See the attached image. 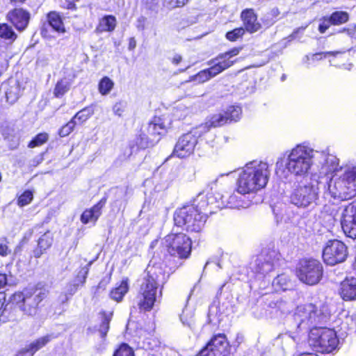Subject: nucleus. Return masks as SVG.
Wrapping results in <instances>:
<instances>
[{
    "instance_id": "obj_1",
    "label": "nucleus",
    "mask_w": 356,
    "mask_h": 356,
    "mask_svg": "<svg viewBox=\"0 0 356 356\" xmlns=\"http://www.w3.org/2000/svg\"><path fill=\"white\" fill-rule=\"evenodd\" d=\"M322 189L323 198L344 201L356 196V165H342L331 176L314 175L309 182L296 186L291 191L289 200L294 206L306 209L317 204Z\"/></svg>"
},
{
    "instance_id": "obj_2",
    "label": "nucleus",
    "mask_w": 356,
    "mask_h": 356,
    "mask_svg": "<svg viewBox=\"0 0 356 356\" xmlns=\"http://www.w3.org/2000/svg\"><path fill=\"white\" fill-rule=\"evenodd\" d=\"M286 156L278 158L275 172L282 179H288L291 175L304 177L316 162L321 165L319 176H331L339 170V159L336 156L319 152L302 144L297 145L285 153Z\"/></svg>"
},
{
    "instance_id": "obj_3",
    "label": "nucleus",
    "mask_w": 356,
    "mask_h": 356,
    "mask_svg": "<svg viewBox=\"0 0 356 356\" xmlns=\"http://www.w3.org/2000/svg\"><path fill=\"white\" fill-rule=\"evenodd\" d=\"M168 277L169 274L165 273L162 264L150 261L136 297V305L140 312L149 311L153 308L157 298L161 296L163 286Z\"/></svg>"
},
{
    "instance_id": "obj_4",
    "label": "nucleus",
    "mask_w": 356,
    "mask_h": 356,
    "mask_svg": "<svg viewBox=\"0 0 356 356\" xmlns=\"http://www.w3.org/2000/svg\"><path fill=\"white\" fill-rule=\"evenodd\" d=\"M270 174L266 162L253 161L247 163L238 176L237 192L241 194L257 192L266 186Z\"/></svg>"
},
{
    "instance_id": "obj_5",
    "label": "nucleus",
    "mask_w": 356,
    "mask_h": 356,
    "mask_svg": "<svg viewBox=\"0 0 356 356\" xmlns=\"http://www.w3.org/2000/svg\"><path fill=\"white\" fill-rule=\"evenodd\" d=\"M204 202L198 209L193 205H186L177 209L174 213L175 225L190 233L200 232L207 221V215L202 211Z\"/></svg>"
},
{
    "instance_id": "obj_6",
    "label": "nucleus",
    "mask_w": 356,
    "mask_h": 356,
    "mask_svg": "<svg viewBox=\"0 0 356 356\" xmlns=\"http://www.w3.org/2000/svg\"><path fill=\"white\" fill-rule=\"evenodd\" d=\"M293 319V322L290 325L300 332L307 331L312 326L316 327L317 324L326 322L328 315L322 309H318L316 305L309 303L298 306Z\"/></svg>"
},
{
    "instance_id": "obj_7",
    "label": "nucleus",
    "mask_w": 356,
    "mask_h": 356,
    "mask_svg": "<svg viewBox=\"0 0 356 356\" xmlns=\"http://www.w3.org/2000/svg\"><path fill=\"white\" fill-rule=\"evenodd\" d=\"M308 343L316 351L330 353L337 349L339 339L334 330L314 327L310 330Z\"/></svg>"
},
{
    "instance_id": "obj_8",
    "label": "nucleus",
    "mask_w": 356,
    "mask_h": 356,
    "mask_svg": "<svg viewBox=\"0 0 356 356\" xmlns=\"http://www.w3.org/2000/svg\"><path fill=\"white\" fill-rule=\"evenodd\" d=\"M45 297L44 291L26 289L22 292L14 293L10 298V302L24 314L34 316L37 312L38 305Z\"/></svg>"
},
{
    "instance_id": "obj_9",
    "label": "nucleus",
    "mask_w": 356,
    "mask_h": 356,
    "mask_svg": "<svg viewBox=\"0 0 356 356\" xmlns=\"http://www.w3.org/2000/svg\"><path fill=\"white\" fill-rule=\"evenodd\" d=\"M207 130V126L200 125L180 136L175 145L173 156L178 158H186L192 154L197 143L198 138L206 134Z\"/></svg>"
},
{
    "instance_id": "obj_10",
    "label": "nucleus",
    "mask_w": 356,
    "mask_h": 356,
    "mask_svg": "<svg viewBox=\"0 0 356 356\" xmlns=\"http://www.w3.org/2000/svg\"><path fill=\"white\" fill-rule=\"evenodd\" d=\"M163 244L172 256L185 259L191 254V240L184 233L169 234L163 238Z\"/></svg>"
},
{
    "instance_id": "obj_11",
    "label": "nucleus",
    "mask_w": 356,
    "mask_h": 356,
    "mask_svg": "<svg viewBox=\"0 0 356 356\" xmlns=\"http://www.w3.org/2000/svg\"><path fill=\"white\" fill-rule=\"evenodd\" d=\"M279 264V254L275 250H264L255 260L254 270L258 279L264 278L268 284L269 274Z\"/></svg>"
},
{
    "instance_id": "obj_12",
    "label": "nucleus",
    "mask_w": 356,
    "mask_h": 356,
    "mask_svg": "<svg viewBox=\"0 0 356 356\" xmlns=\"http://www.w3.org/2000/svg\"><path fill=\"white\" fill-rule=\"evenodd\" d=\"M296 274L302 282L308 285H314L322 277L323 266L316 259H303L299 263Z\"/></svg>"
},
{
    "instance_id": "obj_13",
    "label": "nucleus",
    "mask_w": 356,
    "mask_h": 356,
    "mask_svg": "<svg viewBox=\"0 0 356 356\" xmlns=\"http://www.w3.org/2000/svg\"><path fill=\"white\" fill-rule=\"evenodd\" d=\"M347 255L346 245L338 240L329 241L323 252L324 261L330 266L344 261Z\"/></svg>"
},
{
    "instance_id": "obj_14",
    "label": "nucleus",
    "mask_w": 356,
    "mask_h": 356,
    "mask_svg": "<svg viewBox=\"0 0 356 356\" xmlns=\"http://www.w3.org/2000/svg\"><path fill=\"white\" fill-rule=\"evenodd\" d=\"M229 343L223 334L213 336L197 356H227Z\"/></svg>"
},
{
    "instance_id": "obj_15",
    "label": "nucleus",
    "mask_w": 356,
    "mask_h": 356,
    "mask_svg": "<svg viewBox=\"0 0 356 356\" xmlns=\"http://www.w3.org/2000/svg\"><path fill=\"white\" fill-rule=\"evenodd\" d=\"M327 56H333L334 58L330 60L331 65H334L340 68H344L348 70H350L352 68V64H341L337 61L338 58L341 60L346 59L345 52L342 51H327V52H319L310 55H306L302 58V62L306 65V67L309 68L310 66L314 65V63L318 60L326 58Z\"/></svg>"
},
{
    "instance_id": "obj_16",
    "label": "nucleus",
    "mask_w": 356,
    "mask_h": 356,
    "mask_svg": "<svg viewBox=\"0 0 356 356\" xmlns=\"http://www.w3.org/2000/svg\"><path fill=\"white\" fill-rule=\"evenodd\" d=\"M341 225L347 236L356 238V201L345 207L341 214Z\"/></svg>"
},
{
    "instance_id": "obj_17",
    "label": "nucleus",
    "mask_w": 356,
    "mask_h": 356,
    "mask_svg": "<svg viewBox=\"0 0 356 356\" xmlns=\"http://www.w3.org/2000/svg\"><path fill=\"white\" fill-rule=\"evenodd\" d=\"M7 18L17 30L23 31L29 24L30 14L22 8H15L8 13Z\"/></svg>"
},
{
    "instance_id": "obj_18",
    "label": "nucleus",
    "mask_w": 356,
    "mask_h": 356,
    "mask_svg": "<svg viewBox=\"0 0 356 356\" xmlns=\"http://www.w3.org/2000/svg\"><path fill=\"white\" fill-rule=\"evenodd\" d=\"M244 29L250 33L257 32L261 29V24L257 19V15L252 8L243 10L241 13Z\"/></svg>"
},
{
    "instance_id": "obj_19",
    "label": "nucleus",
    "mask_w": 356,
    "mask_h": 356,
    "mask_svg": "<svg viewBox=\"0 0 356 356\" xmlns=\"http://www.w3.org/2000/svg\"><path fill=\"white\" fill-rule=\"evenodd\" d=\"M105 203L106 200L102 199L91 208L86 209L81 216V222L85 225L92 223V225H95L102 215V210L104 207Z\"/></svg>"
},
{
    "instance_id": "obj_20",
    "label": "nucleus",
    "mask_w": 356,
    "mask_h": 356,
    "mask_svg": "<svg viewBox=\"0 0 356 356\" xmlns=\"http://www.w3.org/2000/svg\"><path fill=\"white\" fill-rule=\"evenodd\" d=\"M211 64L212 66L210 68L202 70L197 74L194 76L193 80L197 83H204L227 69L228 65L227 64L221 63L220 66V65H219V63H216L214 59L211 61Z\"/></svg>"
},
{
    "instance_id": "obj_21",
    "label": "nucleus",
    "mask_w": 356,
    "mask_h": 356,
    "mask_svg": "<svg viewBox=\"0 0 356 356\" xmlns=\"http://www.w3.org/2000/svg\"><path fill=\"white\" fill-rule=\"evenodd\" d=\"M52 339L51 334L42 337L20 349L16 356H33L35 352L44 347Z\"/></svg>"
},
{
    "instance_id": "obj_22",
    "label": "nucleus",
    "mask_w": 356,
    "mask_h": 356,
    "mask_svg": "<svg viewBox=\"0 0 356 356\" xmlns=\"http://www.w3.org/2000/svg\"><path fill=\"white\" fill-rule=\"evenodd\" d=\"M339 294L346 301L356 300V278L349 277L341 282Z\"/></svg>"
},
{
    "instance_id": "obj_23",
    "label": "nucleus",
    "mask_w": 356,
    "mask_h": 356,
    "mask_svg": "<svg viewBox=\"0 0 356 356\" xmlns=\"http://www.w3.org/2000/svg\"><path fill=\"white\" fill-rule=\"evenodd\" d=\"M54 242V235L50 231H47L41 235L37 241V246L33 250V256L35 258H40L49 250Z\"/></svg>"
},
{
    "instance_id": "obj_24",
    "label": "nucleus",
    "mask_w": 356,
    "mask_h": 356,
    "mask_svg": "<svg viewBox=\"0 0 356 356\" xmlns=\"http://www.w3.org/2000/svg\"><path fill=\"white\" fill-rule=\"evenodd\" d=\"M289 331L279 335L275 341L277 346H280L284 350H287L294 346L297 343V337L293 335L295 332H299L292 325H289Z\"/></svg>"
},
{
    "instance_id": "obj_25",
    "label": "nucleus",
    "mask_w": 356,
    "mask_h": 356,
    "mask_svg": "<svg viewBox=\"0 0 356 356\" xmlns=\"http://www.w3.org/2000/svg\"><path fill=\"white\" fill-rule=\"evenodd\" d=\"M4 89L7 102L10 104L15 103L18 99L21 93L19 82L15 80H11L5 85Z\"/></svg>"
},
{
    "instance_id": "obj_26",
    "label": "nucleus",
    "mask_w": 356,
    "mask_h": 356,
    "mask_svg": "<svg viewBox=\"0 0 356 356\" xmlns=\"http://www.w3.org/2000/svg\"><path fill=\"white\" fill-rule=\"evenodd\" d=\"M168 124L165 123L163 118L156 117L149 124L147 132L152 136H159L165 133Z\"/></svg>"
},
{
    "instance_id": "obj_27",
    "label": "nucleus",
    "mask_w": 356,
    "mask_h": 356,
    "mask_svg": "<svg viewBox=\"0 0 356 356\" xmlns=\"http://www.w3.org/2000/svg\"><path fill=\"white\" fill-rule=\"evenodd\" d=\"M116 18L113 15H106L99 19V24L95 29V32L102 33L103 32H111L116 26Z\"/></svg>"
},
{
    "instance_id": "obj_28",
    "label": "nucleus",
    "mask_w": 356,
    "mask_h": 356,
    "mask_svg": "<svg viewBox=\"0 0 356 356\" xmlns=\"http://www.w3.org/2000/svg\"><path fill=\"white\" fill-rule=\"evenodd\" d=\"M48 25L55 31L59 33H64L65 29L61 16L56 11H51L47 15Z\"/></svg>"
},
{
    "instance_id": "obj_29",
    "label": "nucleus",
    "mask_w": 356,
    "mask_h": 356,
    "mask_svg": "<svg viewBox=\"0 0 356 356\" xmlns=\"http://www.w3.org/2000/svg\"><path fill=\"white\" fill-rule=\"evenodd\" d=\"M273 287L276 291L289 290L293 287V283L285 273L278 275L272 282Z\"/></svg>"
},
{
    "instance_id": "obj_30",
    "label": "nucleus",
    "mask_w": 356,
    "mask_h": 356,
    "mask_svg": "<svg viewBox=\"0 0 356 356\" xmlns=\"http://www.w3.org/2000/svg\"><path fill=\"white\" fill-rule=\"evenodd\" d=\"M129 291V280L124 278L119 284H117L110 292V297L116 302H120Z\"/></svg>"
},
{
    "instance_id": "obj_31",
    "label": "nucleus",
    "mask_w": 356,
    "mask_h": 356,
    "mask_svg": "<svg viewBox=\"0 0 356 356\" xmlns=\"http://www.w3.org/2000/svg\"><path fill=\"white\" fill-rule=\"evenodd\" d=\"M245 194L238 193L231 195L227 200V204L230 208L241 209L248 208L251 205V202L245 199Z\"/></svg>"
},
{
    "instance_id": "obj_32",
    "label": "nucleus",
    "mask_w": 356,
    "mask_h": 356,
    "mask_svg": "<svg viewBox=\"0 0 356 356\" xmlns=\"http://www.w3.org/2000/svg\"><path fill=\"white\" fill-rule=\"evenodd\" d=\"M17 38L13 27L8 24H0V39L6 41L8 43H13Z\"/></svg>"
},
{
    "instance_id": "obj_33",
    "label": "nucleus",
    "mask_w": 356,
    "mask_h": 356,
    "mask_svg": "<svg viewBox=\"0 0 356 356\" xmlns=\"http://www.w3.org/2000/svg\"><path fill=\"white\" fill-rule=\"evenodd\" d=\"M341 329L350 334H356V314H348L341 323Z\"/></svg>"
},
{
    "instance_id": "obj_34",
    "label": "nucleus",
    "mask_w": 356,
    "mask_h": 356,
    "mask_svg": "<svg viewBox=\"0 0 356 356\" xmlns=\"http://www.w3.org/2000/svg\"><path fill=\"white\" fill-rule=\"evenodd\" d=\"M226 123H227V118L225 115L224 112L214 114L210 117L209 120L204 124L207 127V133L209 131L210 127H220Z\"/></svg>"
},
{
    "instance_id": "obj_35",
    "label": "nucleus",
    "mask_w": 356,
    "mask_h": 356,
    "mask_svg": "<svg viewBox=\"0 0 356 356\" xmlns=\"http://www.w3.org/2000/svg\"><path fill=\"white\" fill-rule=\"evenodd\" d=\"M240 49L238 48H234L229 51L225 52V54L219 55L214 60L216 63H219V65H221V63L227 64V68L232 66L234 63L233 60H230V58L238 54Z\"/></svg>"
},
{
    "instance_id": "obj_36",
    "label": "nucleus",
    "mask_w": 356,
    "mask_h": 356,
    "mask_svg": "<svg viewBox=\"0 0 356 356\" xmlns=\"http://www.w3.org/2000/svg\"><path fill=\"white\" fill-rule=\"evenodd\" d=\"M114 82L108 76H104L99 82L98 90L102 95H107L113 90Z\"/></svg>"
},
{
    "instance_id": "obj_37",
    "label": "nucleus",
    "mask_w": 356,
    "mask_h": 356,
    "mask_svg": "<svg viewBox=\"0 0 356 356\" xmlns=\"http://www.w3.org/2000/svg\"><path fill=\"white\" fill-rule=\"evenodd\" d=\"M224 113L227 118V122H236L241 118L242 110L238 106H230Z\"/></svg>"
},
{
    "instance_id": "obj_38",
    "label": "nucleus",
    "mask_w": 356,
    "mask_h": 356,
    "mask_svg": "<svg viewBox=\"0 0 356 356\" xmlns=\"http://www.w3.org/2000/svg\"><path fill=\"white\" fill-rule=\"evenodd\" d=\"M192 112V109L182 104H178L173 109L172 116L175 120H184L186 117L189 115Z\"/></svg>"
},
{
    "instance_id": "obj_39",
    "label": "nucleus",
    "mask_w": 356,
    "mask_h": 356,
    "mask_svg": "<svg viewBox=\"0 0 356 356\" xmlns=\"http://www.w3.org/2000/svg\"><path fill=\"white\" fill-rule=\"evenodd\" d=\"M194 311L192 308L186 307L182 314L180 315V319L182 323L189 327H192L194 324Z\"/></svg>"
},
{
    "instance_id": "obj_40",
    "label": "nucleus",
    "mask_w": 356,
    "mask_h": 356,
    "mask_svg": "<svg viewBox=\"0 0 356 356\" xmlns=\"http://www.w3.org/2000/svg\"><path fill=\"white\" fill-rule=\"evenodd\" d=\"M333 25H340L348 20V14L344 11H335L328 17Z\"/></svg>"
},
{
    "instance_id": "obj_41",
    "label": "nucleus",
    "mask_w": 356,
    "mask_h": 356,
    "mask_svg": "<svg viewBox=\"0 0 356 356\" xmlns=\"http://www.w3.org/2000/svg\"><path fill=\"white\" fill-rule=\"evenodd\" d=\"M102 323L100 324L99 331L102 337H104L108 331L109 324L112 318L113 313L102 312Z\"/></svg>"
},
{
    "instance_id": "obj_42",
    "label": "nucleus",
    "mask_w": 356,
    "mask_h": 356,
    "mask_svg": "<svg viewBox=\"0 0 356 356\" xmlns=\"http://www.w3.org/2000/svg\"><path fill=\"white\" fill-rule=\"evenodd\" d=\"M70 86V83L65 79H62L58 81L54 91L55 97H62L65 93H66L69 90Z\"/></svg>"
},
{
    "instance_id": "obj_43",
    "label": "nucleus",
    "mask_w": 356,
    "mask_h": 356,
    "mask_svg": "<svg viewBox=\"0 0 356 356\" xmlns=\"http://www.w3.org/2000/svg\"><path fill=\"white\" fill-rule=\"evenodd\" d=\"M92 262H89L85 267L82 268L79 272L78 273L76 277L74 278L73 281L76 283H79V285H83L86 280L90 266H91Z\"/></svg>"
},
{
    "instance_id": "obj_44",
    "label": "nucleus",
    "mask_w": 356,
    "mask_h": 356,
    "mask_svg": "<svg viewBox=\"0 0 356 356\" xmlns=\"http://www.w3.org/2000/svg\"><path fill=\"white\" fill-rule=\"evenodd\" d=\"M113 356H134V350L127 343H122L115 350Z\"/></svg>"
},
{
    "instance_id": "obj_45",
    "label": "nucleus",
    "mask_w": 356,
    "mask_h": 356,
    "mask_svg": "<svg viewBox=\"0 0 356 356\" xmlns=\"http://www.w3.org/2000/svg\"><path fill=\"white\" fill-rule=\"evenodd\" d=\"M48 134L46 133H41L38 134L29 144V147L33 148L37 146L42 145L48 140Z\"/></svg>"
},
{
    "instance_id": "obj_46",
    "label": "nucleus",
    "mask_w": 356,
    "mask_h": 356,
    "mask_svg": "<svg viewBox=\"0 0 356 356\" xmlns=\"http://www.w3.org/2000/svg\"><path fill=\"white\" fill-rule=\"evenodd\" d=\"M92 114V113L90 109L85 108L79 111L72 120L74 121L78 120L79 123H83L86 122Z\"/></svg>"
},
{
    "instance_id": "obj_47",
    "label": "nucleus",
    "mask_w": 356,
    "mask_h": 356,
    "mask_svg": "<svg viewBox=\"0 0 356 356\" xmlns=\"http://www.w3.org/2000/svg\"><path fill=\"white\" fill-rule=\"evenodd\" d=\"M79 284V283L75 282L73 281L72 282L69 283L65 289V300H67L70 298H71L76 291L78 289Z\"/></svg>"
},
{
    "instance_id": "obj_48",
    "label": "nucleus",
    "mask_w": 356,
    "mask_h": 356,
    "mask_svg": "<svg viewBox=\"0 0 356 356\" xmlns=\"http://www.w3.org/2000/svg\"><path fill=\"white\" fill-rule=\"evenodd\" d=\"M76 122L74 120H71L65 125L63 126L59 131V135L60 137H65L68 136L74 129Z\"/></svg>"
},
{
    "instance_id": "obj_49",
    "label": "nucleus",
    "mask_w": 356,
    "mask_h": 356,
    "mask_svg": "<svg viewBox=\"0 0 356 356\" xmlns=\"http://www.w3.org/2000/svg\"><path fill=\"white\" fill-rule=\"evenodd\" d=\"M245 33L243 28H237L231 31H229L226 34V38L230 41H236L237 39L241 38Z\"/></svg>"
},
{
    "instance_id": "obj_50",
    "label": "nucleus",
    "mask_w": 356,
    "mask_h": 356,
    "mask_svg": "<svg viewBox=\"0 0 356 356\" xmlns=\"http://www.w3.org/2000/svg\"><path fill=\"white\" fill-rule=\"evenodd\" d=\"M33 200V193L30 191H26L18 198V204L24 207L29 204Z\"/></svg>"
},
{
    "instance_id": "obj_51",
    "label": "nucleus",
    "mask_w": 356,
    "mask_h": 356,
    "mask_svg": "<svg viewBox=\"0 0 356 356\" xmlns=\"http://www.w3.org/2000/svg\"><path fill=\"white\" fill-rule=\"evenodd\" d=\"M127 106V104L125 102L120 101L116 102L113 107V111L115 115L120 117L122 115V113L124 111V109Z\"/></svg>"
},
{
    "instance_id": "obj_52",
    "label": "nucleus",
    "mask_w": 356,
    "mask_h": 356,
    "mask_svg": "<svg viewBox=\"0 0 356 356\" xmlns=\"http://www.w3.org/2000/svg\"><path fill=\"white\" fill-rule=\"evenodd\" d=\"M188 1L189 0H164V3L167 7L174 8L184 6Z\"/></svg>"
},
{
    "instance_id": "obj_53",
    "label": "nucleus",
    "mask_w": 356,
    "mask_h": 356,
    "mask_svg": "<svg viewBox=\"0 0 356 356\" xmlns=\"http://www.w3.org/2000/svg\"><path fill=\"white\" fill-rule=\"evenodd\" d=\"M11 253V250L8 247V241L3 238L0 241V255L6 257Z\"/></svg>"
},
{
    "instance_id": "obj_54",
    "label": "nucleus",
    "mask_w": 356,
    "mask_h": 356,
    "mask_svg": "<svg viewBox=\"0 0 356 356\" xmlns=\"http://www.w3.org/2000/svg\"><path fill=\"white\" fill-rule=\"evenodd\" d=\"M332 24L328 17H323L321 19V22L318 26V31L321 33H324Z\"/></svg>"
},
{
    "instance_id": "obj_55",
    "label": "nucleus",
    "mask_w": 356,
    "mask_h": 356,
    "mask_svg": "<svg viewBox=\"0 0 356 356\" xmlns=\"http://www.w3.org/2000/svg\"><path fill=\"white\" fill-rule=\"evenodd\" d=\"M13 277L11 275H8L6 274H0V289L4 288L7 285L12 284Z\"/></svg>"
},
{
    "instance_id": "obj_56",
    "label": "nucleus",
    "mask_w": 356,
    "mask_h": 356,
    "mask_svg": "<svg viewBox=\"0 0 356 356\" xmlns=\"http://www.w3.org/2000/svg\"><path fill=\"white\" fill-rule=\"evenodd\" d=\"M137 144L139 146V147L143 149L148 147L150 145H152V143H149L147 137H145V135L140 136V142H137Z\"/></svg>"
},
{
    "instance_id": "obj_57",
    "label": "nucleus",
    "mask_w": 356,
    "mask_h": 356,
    "mask_svg": "<svg viewBox=\"0 0 356 356\" xmlns=\"http://www.w3.org/2000/svg\"><path fill=\"white\" fill-rule=\"evenodd\" d=\"M146 18L143 16H140L136 21V28L139 31H143L145 29Z\"/></svg>"
},
{
    "instance_id": "obj_58",
    "label": "nucleus",
    "mask_w": 356,
    "mask_h": 356,
    "mask_svg": "<svg viewBox=\"0 0 356 356\" xmlns=\"http://www.w3.org/2000/svg\"><path fill=\"white\" fill-rule=\"evenodd\" d=\"M280 14V12L278 10V8H273V9H271V10L270 12L266 13V17H272V18L275 19V21H276L277 18V17L279 16Z\"/></svg>"
},
{
    "instance_id": "obj_59",
    "label": "nucleus",
    "mask_w": 356,
    "mask_h": 356,
    "mask_svg": "<svg viewBox=\"0 0 356 356\" xmlns=\"http://www.w3.org/2000/svg\"><path fill=\"white\" fill-rule=\"evenodd\" d=\"M262 22L267 26H270L275 22V19H273L272 17H267L266 14L262 18Z\"/></svg>"
},
{
    "instance_id": "obj_60",
    "label": "nucleus",
    "mask_w": 356,
    "mask_h": 356,
    "mask_svg": "<svg viewBox=\"0 0 356 356\" xmlns=\"http://www.w3.org/2000/svg\"><path fill=\"white\" fill-rule=\"evenodd\" d=\"M43 161V156L42 154L36 156L31 162V165L33 166H37L41 163Z\"/></svg>"
},
{
    "instance_id": "obj_61",
    "label": "nucleus",
    "mask_w": 356,
    "mask_h": 356,
    "mask_svg": "<svg viewBox=\"0 0 356 356\" xmlns=\"http://www.w3.org/2000/svg\"><path fill=\"white\" fill-rule=\"evenodd\" d=\"M8 63L6 60L0 58V76L7 70Z\"/></svg>"
},
{
    "instance_id": "obj_62",
    "label": "nucleus",
    "mask_w": 356,
    "mask_h": 356,
    "mask_svg": "<svg viewBox=\"0 0 356 356\" xmlns=\"http://www.w3.org/2000/svg\"><path fill=\"white\" fill-rule=\"evenodd\" d=\"M181 56L180 55L176 54L172 58V63L175 65H178L181 61Z\"/></svg>"
},
{
    "instance_id": "obj_63",
    "label": "nucleus",
    "mask_w": 356,
    "mask_h": 356,
    "mask_svg": "<svg viewBox=\"0 0 356 356\" xmlns=\"http://www.w3.org/2000/svg\"><path fill=\"white\" fill-rule=\"evenodd\" d=\"M136 46V40L134 38H131L129 39V49L132 50V49H135Z\"/></svg>"
},
{
    "instance_id": "obj_64",
    "label": "nucleus",
    "mask_w": 356,
    "mask_h": 356,
    "mask_svg": "<svg viewBox=\"0 0 356 356\" xmlns=\"http://www.w3.org/2000/svg\"><path fill=\"white\" fill-rule=\"evenodd\" d=\"M298 356H318L316 353H304L298 355Z\"/></svg>"
}]
</instances>
